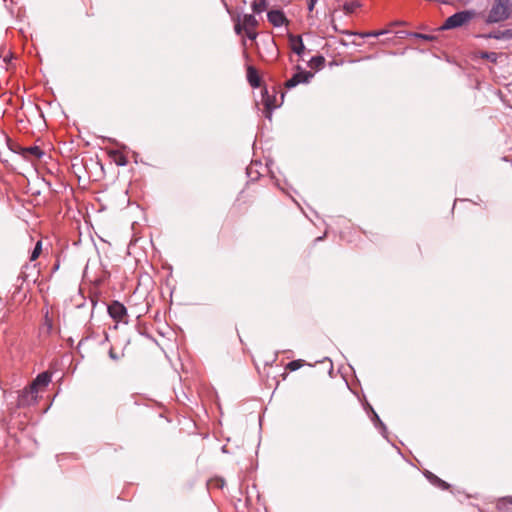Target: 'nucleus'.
<instances>
[{
	"label": "nucleus",
	"mask_w": 512,
	"mask_h": 512,
	"mask_svg": "<svg viewBox=\"0 0 512 512\" xmlns=\"http://www.w3.org/2000/svg\"><path fill=\"white\" fill-rule=\"evenodd\" d=\"M344 34L349 36H359L361 38L368 37H379L381 35L387 34L388 30H379V31H370V32H352V31H343Z\"/></svg>",
	"instance_id": "obj_16"
},
{
	"label": "nucleus",
	"mask_w": 512,
	"mask_h": 512,
	"mask_svg": "<svg viewBox=\"0 0 512 512\" xmlns=\"http://www.w3.org/2000/svg\"><path fill=\"white\" fill-rule=\"evenodd\" d=\"M325 64V58L322 56V55H316V56H313L309 62H308V65L311 67V68H315V69H321Z\"/></svg>",
	"instance_id": "obj_23"
},
{
	"label": "nucleus",
	"mask_w": 512,
	"mask_h": 512,
	"mask_svg": "<svg viewBox=\"0 0 512 512\" xmlns=\"http://www.w3.org/2000/svg\"><path fill=\"white\" fill-rule=\"evenodd\" d=\"M246 171H247V175H248V177H249V178H251L252 180H255V179H257V178H258V174H257L256 176H253L254 171H253V167H252V166L248 167V168L246 169Z\"/></svg>",
	"instance_id": "obj_34"
},
{
	"label": "nucleus",
	"mask_w": 512,
	"mask_h": 512,
	"mask_svg": "<svg viewBox=\"0 0 512 512\" xmlns=\"http://www.w3.org/2000/svg\"><path fill=\"white\" fill-rule=\"evenodd\" d=\"M263 377H266L267 379H273L276 381L277 385L279 384V381L277 380V378L279 376H282L283 380L286 379V376H287V373L285 371V369L283 370L282 369V365L281 364H274L273 365V369H271L270 367L267 368V371H265L263 374H262Z\"/></svg>",
	"instance_id": "obj_10"
},
{
	"label": "nucleus",
	"mask_w": 512,
	"mask_h": 512,
	"mask_svg": "<svg viewBox=\"0 0 512 512\" xmlns=\"http://www.w3.org/2000/svg\"><path fill=\"white\" fill-rule=\"evenodd\" d=\"M247 80L253 88H257L261 84L259 73L253 66L247 67Z\"/></svg>",
	"instance_id": "obj_15"
},
{
	"label": "nucleus",
	"mask_w": 512,
	"mask_h": 512,
	"mask_svg": "<svg viewBox=\"0 0 512 512\" xmlns=\"http://www.w3.org/2000/svg\"><path fill=\"white\" fill-rule=\"evenodd\" d=\"M267 19L274 27H281L288 22L284 12L279 9L270 10Z\"/></svg>",
	"instance_id": "obj_8"
},
{
	"label": "nucleus",
	"mask_w": 512,
	"mask_h": 512,
	"mask_svg": "<svg viewBox=\"0 0 512 512\" xmlns=\"http://www.w3.org/2000/svg\"><path fill=\"white\" fill-rule=\"evenodd\" d=\"M101 139H102V142H103V143H104V142H110V143H113V144H115V145L119 146L121 149H126V145H124V144H120L118 141H116V140H115V139H113V138H109V137H101Z\"/></svg>",
	"instance_id": "obj_32"
},
{
	"label": "nucleus",
	"mask_w": 512,
	"mask_h": 512,
	"mask_svg": "<svg viewBox=\"0 0 512 512\" xmlns=\"http://www.w3.org/2000/svg\"><path fill=\"white\" fill-rule=\"evenodd\" d=\"M409 35L412 37L418 38V39L425 40V41H431L434 39V36H432V35L422 34V33H418V32H413V33H410Z\"/></svg>",
	"instance_id": "obj_30"
},
{
	"label": "nucleus",
	"mask_w": 512,
	"mask_h": 512,
	"mask_svg": "<svg viewBox=\"0 0 512 512\" xmlns=\"http://www.w3.org/2000/svg\"><path fill=\"white\" fill-rule=\"evenodd\" d=\"M315 363L321 366V369L326 371L330 377H333V362L329 357L325 356L322 359H317Z\"/></svg>",
	"instance_id": "obj_17"
},
{
	"label": "nucleus",
	"mask_w": 512,
	"mask_h": 512,
	"mask_svg": "<svg viewBox=\"0 0 512 512\" xmlns=\"http://www.w3.org/2000/svg\"><path fill=\"white\" fill-rule=\"evenodd\" d=\"M45 324L48 326V330H50L52 328V323H51V320H49V318H48V313L45 316Z\"/></svg>",
	"instance_id": "obj_38"
},
{
	"label": "nucleus",
	"mask_w": 512,
	"mask_h": 512,
	"mask_svg": "<svg viewBox=\"0 0 512 512\" xmlns=\"http://www.w3.org/2000/svg\"><path fill=\"white\" fill-rule=\"evenodd\" d=\"M370 407H372V406L369 403H366V405L364 406V408L369 416L371 415Z\"/></svg>",
	"instance_id": "obj_39"
},
{
	"label": "nucleus",
	"mask_w": 512,
	"mask_h": 512,
	"mask_svg": "<svg viewBox=\"0 0 512 512\" xmlns=\"http://www.w3.org/2000/svg\"><path fill=\"white\" fill-rule=\"evenodd\" d=\"M288 39L291 50L298 56H302L305 51V45L302 37L300 35L289 34Z\"/></svg>",
	"instance_id": "obj_12"
},
{
	"label": "nucleus",
	"mask_w": 512,
	"mask_h": 512,
	"mask_svg": "<svg viewBox=\"0 0 512 512\" xmlns=\"http://www.w3.org/2000/svg\"><path fill=\"white\" fill-rule=\"evenodd\" d=\"M278 354H265L263 356V367L262 374L267 371V368L270 367L273 369V365L276 364Z\"/></svg>",
	"instance_id": "obj_20"
},
{
	"label": "nucleus",
	"mask_w": 512,
	"mask_h": 512,
	"mask_svg": "<svg viewBox=\"0 0 512 512\" xmlns=\"http://www.w3.org/2000/svg\"><path fill=\"white\" fill-rule=\"evenodd\" d=\"M423 475L425 476V478L428 480V481H431V479L433 478V476L435 475L434 473H432L431 471L429 470H424L423 471Z\"/></svg>",
	"instance_id": "obj_35"
},
{
	"label": "nucleus",
	"mask_w": 512,
	"mask_h": 512,
	"mask_svg": "<svg viewBox=\"0 0 512 512\" xmlns=\"http://www.w3.org/2000/svg\"><path fill=\"white\" fill-rule=\"evenodd\" d=\"M37 391L33 389L30 385L21 390L17 397V406L19 408L28 407L37 400Z\"/></svg>",
	"instance_id": "obj_5"
},
{
	"label": "nucleus",
	"mask_w": 512,
	"mask_h": 512,
	"mask_svg": "<svg viewBox=\"0 0 512 512\" xmlns=\"http://www.w3.org/2000/svg\"><path fill=\"white\" fill-rule=\"evenodd\" d=\"M234 31L237 35H240L243 31H245L243 23L241 24L240 18H238L237 22L234 25Z\"/></svg>",
	"instance_id": "obj_31"
},
{
	"label": "nucleus",
	"mask_w": 512,
	"mask_h": 512,
	"mask_svg": "<svg viewBox=\"0 0 512 512\" xmlns=\"http://www.w3.org/2000/svg\"><path fill=\"white\" fill-rule=\"evenodd\" d=\"M172 355L175 357V359L182 361V359L180 358V354L179 353L172 354Z\"/></svg>",
	"instance_id": "obj_41"
},
{
	"label": "nucleus",
	"mask_w": 512,
	"mask_h": 512,
	"mask_svg": "<svg viewBox=\"0 0 512 512\" xmlns=\"http://www.w3.org/2000/svg\"><path fill=\"white\" fill-rule=\"evenodd\" d=\"M480 58L486 59L492 63H495V62H497L498 54L496 52L482 51V52H480Z\"/></svg>",
	"instance_id": "obj_27"
},
{
	"label": "nucleus",
	"mask_w": 512,
	"mask_h": 512,
	"mask_svg": "<svg viewBox=\"0 0 512 512\" xmlns=\"http://www.w3.org/2000/svg\"><path fill=\"white\" fill-rule=\"evenodd\" d=\"M245 33H246V36L250 39V40H255L257 38V33L252 31L251 28L250 29H246L245 30Z\"/></svg>",
	"instance_id": "obj_33"
},
{
	"label": "nucleus",
	"mask_w": 512,
	"mask_h": 512,
	"mask_svg": "<svg viewBox=\"0 0 512 512\" xmlns=\"http://www.w3.org/2000/svg\"><path fill=\"white\" fill-rule=\"evenodd\" d=\"M317 0H308L307 1V8L309 11H312L315 7Z\"/></svg>",
	"instance_id": "obj_36"
},
{
	"label": "nucleus",
	"mask_w": 512,
	"mask_h": 512,
	"mask_svg": "<svg viewBox=\"0 0 512 512\" xmlns=\"http://www.w3.org/2000/svg\"><path fill=\"white\" fill-rule=\"evenodd\" d=\"M296 69L297 72L285 83V87L287 89L294 88L301 83H309L310 80L314 77V73L302 70L299 65L296 66Z\"/></svg>",
	"instance_id": "obj_4"
},
{
	"label": "nucleus",
	"mask_w": 512,
	"mask_h": 512,
	"mask_svg": "<svg viewBox=\"0 0 512 512\" xmlns=\"http://www.w3.org/2000/svg\"><path fill=\"white\" fill-rule=\"evenodd\" d=\"M262 102L265 107V117L269 120L272 118V112L277 107L275 104V96L269 95L267 88L265 87L262 92Z\"/></svg>",
	"instance_id": "obj_6"
},
{
	"label": "nucleus",
	"mask_w": 512,
	"mask_h": 512,
	"mask_svg": "<svg viewBox=\"0 0 512 512\" xmlns=\"http://www.w3.org/2000/svg\"><path fill=\"white\" fill-rule=\"evenodd\" d=\"M15 152L23 156L26 160L40 159L45 154L38 146L19 147V150Z\"/></svg>",
	"instance_id": "obj_7"
},
{
	"label": "nucleus",
	"mask_w": 512,
	"mask_h": 512,
	"mask_svg": "<svg viewBox=\"0 0 512 512\" xmlns=\"http://www.w3.org/2000/svg\"><path fill=\"white\" fill-rule=\"evenodd\" d=\"M109 156L113 157L115 163L118 166H126L128 164V159L125 155L120 153L118 150H109Z\"/></svg>",
	"instance_id": "obj_19"
},
{
	"label": "nucleus",
	"mask_w": 512,
	"mask_h": 512,
	"mask_svg": "<svg viewBox=\"0 0 512 512\" xmlns=\"http://www.w3.org/2000/svg\"><path fill=\"white\" fill-rule=\"evenodd\" d=\"M497 508L502 512H512V497L507 496L499 499L497 502Z\"/></svg>",
	"instance_id": "obj_18"
},
{
	"label": "nucleus",
	"mask_w": 512,
	"mask_h": 512,
	"mask_svg": "<svg viewBox=\"0 0 512 512\" xmlns=\"http://www.w3.org/2000/svg\"><path fill=\"white\" fill-rule=\"evenodd\" d=\"M263 356H265V354H257L256 357H253L254 365L260 375H262Z\"/></svg>",
	"instance_id": "obj_28"
},
{
	"label": "nucleus",
	"mask_w": 512,
	"mask_h": 512,
	"mask_svg": "<svg viewBox=\"0 0 512 512\" xmlns=\"http://www.w3.org/2000/svg\"><path fill=\"white\" fill-rule=\"evenodd\" d=\"M282 352L286 353V352H292V351L291 350H283Z\"/></svg>",
	"instance_id": "obj_43"
},
{
	"label": "nucleus",
	"mask_w": 512,
	"mask_h": 512,
	"mask_svg": "<svg viewBox=\"0 0 512 512\" xmlns=\"http://www.w3.org/2000/svg\"><path fill=\"white\" fill-rule=\"evenodd\" d=\"M268 7L267 0H253L251 3L252 11L255 14H261L264 12Z\"/></svg>",
	"instance_id": "obj_21"
},
{
	"label": "nucleus",
	"mask_w": 512,
	"mask_h": 512,
	"mask_svg": "<svg viewBox=\"0 0 512 512\" xmlns=\"http://www.w3.org/2000/svg\"><path fill=\"white\" fill-rule=\"evenodd\" d=\"M107 311L109 316L116 322L124 324H127L129 322L127 308L121 302L117 300L112 301L108 305Z\"/></svg>",
	"instance_id": "obj_3"
},
{
	"label": "nucleus",
	"mask_w": 512,
	"mask_h": 512,
	"mask_svg": "<svg viewBox=\"0 0 512 512\" xmlns=\"http://www.w3.org/2000/svg\"><path fill=\"white\" fill-rule=\"evenodd\" d=\"M51 378L52 375L49 371H43L39 373L29 385L38 392L40 387H46L49 385Z\"/></svg>",
	"instance_id": "obj_11"
},
{
	"label": "nucleus",
	"mask_w": 512,
	"mask_h": 512,
	"mask_svg": "<svg viewBox=\"0 0 512 512\" xmlns=\"http://www.w3.org/2000/svg\"><path fill=\"white\" fill-rule=\"evenodd\" d=\"M42 250V243L41 241H38L32 251V254H31V257L30 259L33 261L35 260L36 258H38V256L40 255V252Z\"/></svg>",
	"instance_id": "obj_29"
},
{
	"label": "nucleus",
	"mask_w": 512,
	"mask_h": 512,
	"mask_svg": "<svg viewBox=\"0 0 512 512\" xmlns=\"http://www.w3.org/2000/svg\"><path fill=\"white\" fill-rule=\"evenodd\" d=\"M485 39H496V40H511L512 39V28L505 30H496L487 34L480 35Z\"/></svg>",
	"instance_id": "obj_13"
},
{
	"label": "nucleus",
	"mask_w": 512,
	"mask_h": 512,
	"mask_svg": "<svg viewBox=\"0 0 512 512\" xmlns=\"http://www.w3.org/2000/svg\"><path fill=\"white\" fill-rule=\"evenodd\" d=\"M322 239H323V237L321 236V237L316 238V241H321Z\"/></svg>",
	"instance_id": "obj_42"
},
{
	"label": "nucleus",
	"mask_w": 512,
	"mask_h": 512,
	"mask_svg": "<svg viewBox=\"0 0 512 512\" xmlns=\"http://www.w3.org/2000/svg\"><path fill=\"white\" fill-rule=\"evenodd\" d=\"M33 272L38 273L36 271V265L35 264H33V265L26 264V265H24L22 267L21 272H20V274L17 277V290L21 289V285L24 282L30 280V277L32 276Z\"/></svg>",
	"instance_id": "obj_9"
},
{
	"label": "nucleus",
	"mask_w": 512,
	"mask_h": 512,
	"mask_svg": "<svg viewBox=\"0 0 512 512\" xmlns=\"http://www.w3.org/2000/svg\"><path fill=\"white\" fill-rule=\"evenodd\" d=\"M123 356L124 354H109L110 359L114 361L120 360Z\"/></svg>",
	"instance_id": "obj_37"
},
{
	"label": "nucleus",
	"mask_w": 512,
	"mask_h": 512,
	"mask_svg": "<svg viewBox=\"0 0 512 512\" xmlns=\"http://www.w3.org/2000/svg\"><path fill=\"white\" fill-rule=\"evenodd\" d=\"M360 6V4L356 1H351V2H346L344 3L343 5V10L345 11L346 14H351L353 13L358 7Z\"/></svg>",
	"instance_id": "obj_26"
},
{
	"label": "nucleus",
	"mask_w": 512,
	"mask_h": 512,
	"mask_svg": "<svg viewBox=\"0 0 512 512\" xmlns=\"http://www.w3.org/2000/svg\"><path fill=\"white\" fill-rule=\"evenodd\" d=\"M242 22L245 30L250 28H255L258 26V20L253 14H244L242 18Z\"/></svg>",
	"instance_id": "obj_22"
},
{
	"label": "nucleus",
	"mask_w": 512,
	"mask_h": 512,
	"mask_svg": "<svg viewBox=\"0 0 512 512\" xmlns=\"http://www.w3.org/2000/svg\"><path fill=\"white\" fill-rule=\"evenodd\" d=\"M306 364L307 363L304 360L296 359V360H292V361L288 362L284 369H285V371L286 370L296 371Z\"/></svg>",
	"instance_id": "obj_24"
},
{
	"label": "nucleus",
	"mask_w": 512,
	"mask_h": 512,
	"mask_svg": "<svg viewBox=\"0 0 512 512\" xmlns=\"http://www.w3.org/2000/svg\"><path fill=\"white\" fill-rule=\"evenodd\" d=\"M371 415L370 420L372 421L374 427L379 430L380 434L385 438L388 439V431L386 425L383 423L377 412L374 410L373 407H370Z\"/></svg>",
	"instance_id": "obj_14"
},
{
	"label": "nucleus",
	"mask_w": 512,
	"mask_h": 512,
	"mask_svg": "<svg viewBox=\"0 0 512 512\" xmlns=\"http://www.w3.org/2000/svg\"><path fill=\"white\" fill-rule=\"evenodd\" d=\"M165 358H166L170 363H172L173 359H172V357H171V355H170V354H165Z\"/></svg>",
	"instance_id": "obj_40"
},
{
	"label": "nucleus",
	"mask_w": 512,
	"mask_h": 512,
	"mask_svg": "<svg viewBox=\"0 0 512 512\" xmlns=\"http://www.w3.org/2000/svg\"><path fill=\"white\" fill-rule=\"evenodd\" d=\"M429 482L433 486L440 488L442 490H447L450 488V485L446 481L439 478L437 475H434L433 478L431 479V481H429Z\"/></svg>",
	"instance_id": "obj_25"
},
{
	"label": "nucleus",
	"mask_w": 512,
	"mask_h": 512,
	"mask_svg": "<svg viewBox=\"0 0 512 512\" xmlns=\"http://www.w3.org/2000/svg\"><path fill=\"white\" fill-rule=\"evenodd\" d=\"M482 15V13H478L475 10H462L454 13L449 16L443 25L441 26L442 30H449L463 26L468 23L473 18Z\"/></svg>",
	"instance_id": "obj_2"
},
{
	"label": "nucleus",
	"mask_w": 512,
	"mask_h": 512,
	"mask_svg": "<svg viewBox=\"0 0 512 512\" xmlns=\"http://www.w3.org/2000/svg\"><path fill=\"white\" fill-rule=\"evenodd\" d=\"M512 15V0H495L488 15L486 24H495L508 20Z\"/></svg>",
	"instance_id": "obj_1"
}]
</instances>
